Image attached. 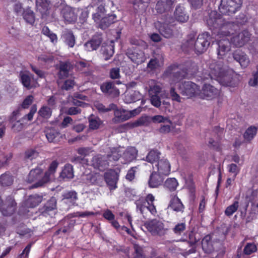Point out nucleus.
Segmentation results:
<instances>
[{
  "label": "nucleus",
  "mask_w": 258,
  "mask_h": 258,
  "mask_svg": "<svg viewBox=\"0 0 258 258\" xmlns=\"http://www.w3.org/2000/svg\"><path fill=\"white\" fill-rule=\"evenodd\" d=\"M217 55L219 58L223 57L230 50V43L226 38H217Z\"/></svg>",
  "instance_id": "nucleus-16"
},
{
  "label": "nucleus",
  "mask_w": 258,
  "mask_h": 258,
  "mask_svg": "<svg viewBox=\"0 0 258 258\" xmlns=\"http://www.w3.org/2000/svg\"><path fill=\"white\" fill-rule=\"evenodd\" d=\"M154 26L159 31L160 34L165 38H171L173 35L172 29L170 28V26L166 23H162L160 21H157L154 23Z\"/></svg>",
  "instance_id": "nucleus-21"
},
{
  "label": "nucleus",
  "mask_w": 258,
  "mask_h": 258,
  "mask_svg": "<svg viewBox=\"0 0 258 258\" xmlns=\"http://www.w3.org/2000/svg\"><path fill=\"white\" fill-rule=\"evenodd\" d=\"M178 184V182L175 178H168L165 182V187L170 191L175 190Z\"/></svg>",
  "instance_id": "nucleus-55"
},
{
  "label": "nucleus",
  "mask_w": 258,
  "mask_h": 258,
  "mask_svg": "<svg viewBox=\"0 0 258 258\" xmlns=\"http://www.w3.org/2000/svg\"><path fill=\"white\" fill-rule=\"evenodd\" d=\"M13 182V177L8 173H5L0 176V184L3 186L10 185Z\"/></svg>",
  "instance_id": "nucleus-49"
},
{
  "label": "nucleus",
  "mask_w": 258,
  "mask_h": 258,
  "mask_svg": "<svg viewBox=\"0 0 258 258\" xmlns=\"http://www.w3.org/2000/svg\"><path fill=\"white\" fill-rule=\"evenodd\" d=\"M38 114L42 117L48 118L52 113L51 109L47 106H42L38 112Z\"/></svg>",
  "instance_id": "nucleus-57"
},
{
  "label": "nucleus",
  "mask_w": 258,
  "mask_h": 258,
  "mask_svg": "<svg viewBox=\"0 0 258 258\" xmlns=\"http://www.w3.org/2000/svg\"><path fill=\"white\" fill-rule=\"evenodd\" d=\"M138 155V151L135 148L130 147L127 148L125 150L123 149V153L122 154L121 163H127L135 160Z\"/></svg>",
  "instance_id": "nucleus-22"
},
{
  "label": "nucleus",
  "mask_w": 258,
  "mask_h": 258,
  "mask_svg": "<svg viewBox=\"0 0 258 258\" xmlns=\"http://www.w3.org/2000/svg\"><path fill=\"white\" fill-rule=\"evenodd\" d=\"M127 55L133 62L138 65L144 62L146 60L144 52L138 48L128 50Z\"/></svg>",
  "instance_id": "nucleus-13"
},
{
  "label": "nucleus",
  "mask_w": 258,
  "mask_h": 258,
  "mask_svg": "<svg viewBox=\"0 0 258 258\" xmlns=\"http://www.w3.org/2000/svg\"><path fill=\"white\" fill-rule=\"evenodd\" d=\"M113 110H114V117L112 121L114 123L121 122L131 118V114L128 111L124 109H117L116 106Z\"/></svg>",
  "instance_id": "nucleus-23"
},
{
  "label": "nucleus",
  "mask_w": 258,
  "mask_h": 258,
  "mask_svg": "<svg viewBox=\"0 0 258 258\" xmlns=\"http://www.w3.org/2000/svg\"><path fill=\"white\" fill-rule=\"evenodd\" d=\"M42 170L40 168H36L31 170L27 177V181L28 182H32L36 181L37 182L34 185L35 187L42 186L43 184H39V182L42 181L43 178Z\"/></svg>",
  "instance_id": "nucleus-19"
},
{
  "label": "nucleus",
  "mask_w": 258,
  "mask_h": 258,
  "mask_svg": "<svg viewBox=\"0 0 258 258\" xmlns=\"http://www.w3.org/2000/svg\"><path fill=\"white\" fill-rule=\"evenodd\" d=\"M241 5V0H221L219 10L221 14L231 16L240 8Z\"/></svg>",
  "instance_id": "nucleus-4"
},
{
  "label": "nucleus",
  "mask_w": 258,
  "mask_h": 258,
  "mask_svg": "<svg viewBox=\"0 0 258 258\" xmlns=\"http://www.w3.org/2000/svg\"><path fill=\"white\" fill-rule=\"evenodd\" d=\"M147 85L149 87L148 90L149 95L159 94L162 90L161 84L154 80H150L147 83Z\"/></svg>",
  "instance_id": "nucleus-31"
},
{
  "label": "nucleus",
  "mask_w": 258,
  "mask_h": 258,
  "mask_svg": "<svg viewBox=\"0 0 258 258\" xmlns=\"http://www.w3.org/2000/svg\"><path fill=\"white\" fill-rule=\"evenodd\" d=\"M239 207V202L235 201L233 203L228 206L225 210V214L227 216H231L233 215L238 209Z\"/></svg>",
  "instance_id": "nucleus-53"
},
{
  "label": "nucleus",
  "mask_w": 258,
  "mask_h": 258,
  "mask_svg": "<svg viewBox=\"0 0 258 258\" xmlns=\"http://www.w3.org/2000/svg\"><path fill=\"white\" fill-rule=\"evenodd\" d=\"M237 26L232 23L226 22L224 21L217 28L215 33H217V36L219 38H225V37L230 35L234 33L236 30Z\"/></svg>",
  "instance_id": "nucleus-8"
},
{
  "label": "nucleus",
  "mask_w": 258,
  "mask_h": 258,
  "mask_svg": "<svg viewBox=\"0 0 258 258\" xmlns=\"http://www.w3.org/2000/svg\"><path fill=\"white\" fill-rule=\"evenodd\" d=\"M258 214V203H251L250 210L246 218V222H250L255 219Z\"/></svg>",
  "instance_id": "nucleus-43"
},
{
  "label": "nucleus",
  "mask_w": 258,
  "mask_h": 258,
  "mask_svg": "<svg viewBox=\"0 0 258 258\" xmlns=\"http://www.w3.org/2000/svg\"><path fill=\"white\" fill-rule=\"evenodd\" d=\"M19 79L24 87L28 90L35 88L39 86L33 75L28 71H21L19 74Z\"/></svg>",
  "instance_id": "nucleus-7"
},
{
  "label": "nucleus",
  "mask_w": 258,
  "mask_h": 258,
  "mask_svg": "<svg viewBox=\"0 0 258 258\" xmlns=\"http://www.w3.org/2000/svg\"><path fill=\"white\" fill-rule=\"evenodd\" d=\"M106 157L102 155H97L93 157L92 164L95 168L103 170L108 165V162Z\"/></svg>",
  "instance_id": "nucleus-25"
},
{
  "label": "nucleus",
  "mask_w": 258,
  "mask_h": 258,
  "mask_svg": "<svg viewBox=\"0 0 258 258\" xmlns=\"http://www.w3.org/2000/svg\"><path fill=\"white\" fill-rule=\"evenodd\" d=\"M251 35L247 30H243L233 36L231 39V42L235 47H242L251 40Z\"/></svg>",
  "instance_id": "nucleus-9"
},
{
  "label": "nucleus",
  "mask_w": 258,
  "mask_h": 258,
  "mask_svg": "<svg viewBox=\"0 0 258 258\" xmlns=\"http://www.w3.org/2000/svg\"><path fill=\"white\" fill-rule=\"evenodd\" d=\"M233 59L238 62L243 69L246 68L250 63V59L247 55L244 52L237 50L232 53Z\"/></svg>",
  "instance_id": "nucleus-17"
},
{
  "label": "nucleus",
  "mask_w": 258,
  "mask_h": 258,
  "mask_svg": "<svg viewBox=\"0 0 258 258\" xmlns=\"http://www.w3.org/2000/svg\"><path fill=\"white\" fill-rule=\"evenodd\" d=\"M151 118L152 117L150 118V117L146 116H142L133 123V126L137 127L142 125L147 126L149 124Z\"/></svg>",
  "instance_id": "nucleus-54"
},
{
  "label": "nucleus",
  "mask_w": 258,
  "mask_h": 258,
  "mask_svg": "<svg viewBox=\"0 0 258 258\" xmlns=\"http://www.w3.org/2000/svg\"><path fill=\"white\" fill-rule=\"evenodd\" d=\"M89 128L91 130H96L99 128L102 123L100 118L95 115H90L88 118Z\"/></svg>",
  "instance_id": "nucleus-46"
},
{
  "label": "nucleus",
  "mask_w": 258,
  "mask_h": 258,
  "mask_svg": "<svg viewBox=\"0 0 258 258\" xmlns=\"http://www.w3.org/2000/svg\"><path fill=\"white\" fill-rule=\"evenodd\" d=\"M205 21L209 28L212 31H216L217 28L224 21V19L216 11H211L205 17Z\"/></svg>",
  "instance_id": "nucleus-6"
},
{
  "label": "nucleus",
  "mask_w": 258,
  "mask_h": 258,
  "mask_svg": "<svg viewBox=\"0 0 258 258\" xmlns=\"http://www.w3.org/2000/svg\"><path fill=\"white\" fill-rule=\"evenodd\" d=\"M96 108L101 112H108L111 109H115L116 105L114 104H111L109 105V107L106 108L104 105L101 103H97L96 104Z\"/></svg>",
  "instance_id": "nucleus-61"
},
{
  "label": "nucleus",
  "mask_w": 258,
  "mask_h": 258,
  "mask_svg": "<svg viewBox=\"0 0 258 258\" xmlns=\"http://www.w3.org/2000/svg\"><path fill=\"white\" fill-rule=\"evenodd\" d=\"M102 53L104 59L107 60L112 56L114 54V48L112 45H106L102 48Z\"/></svg>",
  "instance_id": "nucleus-50"
},
{
  "label": "nucleus",
  "mask_w": 258,
  "mask_h": 258,
  "mask_svg": "<svg viewBox=\"0 0 258 258\" xmlns=\"http://www.w3.org/2000/svg\"><path fill=\"white\" fill-rule=\"evenodd\" d=\"M109 77L113 80L119 79L120 78L119 68L115 67L110 69L109 71Z\"/></svg>",
  "instance_id": "nucleus-62"
},
{
  "label": "nucleus",
  "mask_w": 258,
  "mask_h": 258,
  "mask_svg": "<svg viewBox=\"0 0 258 258\" xmlns=\"http://www.w3.org/2000/svg\"><path fill=\"white\" fill-rule=\"evenodd\" d=\"M137 209L139 210L141 214H144L147 210L150 212L152 215H155L157 213V210L155 206L153 203L144 202L142 203L140 201L136 202Z\"/></svg>",
  "instance_id": "nucleus-20"
},
{
  "label": "nucleus",
  "mask_w": 258,
  "mask_h": 258,
  "mask_svg": "<svg viewBox=\"0 0 258 258\" xmlns=\"http://www.w3.org/2000/svg\"><path fill=\"white\" fill-rule=\"evenodd\" d=\"M173 2L172 0H159L156 6V10L158 13L169 11L172 8Z\"/></svg>",
  "instance_id": "nucleus-28"
},
{
  "label": "nucleus",
  "mask_w": 258,
  "mask_h": 258,
  "mask_svg": "<svg viewBox=\"0 0 258 258\" xmlns=\"http://www.w3.org/2000/svg\"><path fill=\"white\" fill-rule=\"evenodd\" d=\"M168 208L177 212H182L184 209L181 200L176 196L172 197Z\"/></svg>",
  "instance_id": "nucleus-32"
},
{
  "label": "nucleus",
  "mask_w": 258,
  "mask_h": 258,
  "mask_svg": "<svg viewBox=\"0 0 258 258\" xmlns=\"http://www.w3.org/2000/svg\"><path fill=\"white\" fill-rule=\"evenodd\" d=\"M38 156V152L34 149H29L26 151L25 153V159L26 160H32L36 158Z\"/></svg>",
  "instance_id": "nucleus-59"
},
{
  "label": "nucleus",
  "mask_w": 258,
  "mask_h": 258,
  "mask_svg": "<svg viewBox=\"0 0 258 258\" xmlns=\"http://www.w3.org/2000/svg\"><path fill=\"white\" fill-rule=\"evenodd\" d=\"M163 176V175L159 174L156 171L153 172L148 181L149 186L152 188H156L161 185L164 180Z\"/></svg>",
  "instance_id": "nucleus-29"
},
{
  "label": "nucleus",
  "mask_w": 258,
  "mask_h": 258,
  "mask_svg": "<svg viewBox=\"0 0 258 258\" xmlns=\"http://www.w3.org/2000/svg\"><path fill=\"white\" fill-rule=\"evenodd\" d=\"M42 33L50 39L51 42L56 44L57 42V35L51 32L47 26H44L42 30Z\"/></svg>",
  "instance_id": "nucleus-51"
},
{
  "label": "nucleus",
  "mask_w": 258,
  "mask_h": 258,
  "mask_svg": "<svg viewBox=\"0 0 258 258\" xmlns=\"http://www.w3.org/2000/svg\"><path fill=\"white\" fill-rule=\"evenodd\" d=\"M166 75L169 76L170 78V83L171 86L169 93L170 97L173 101H177V102H181V97L175 91L174 86L172 85L179 83V82L182 80L186 76V73L182 71L173 70L171 71L170 69L166 71Z\"/></svg>",
  "instance_id": "nucleus-3"
},
{
  "label": "nucleus",
  "mask_w": 258,
  "mask_h": 258,
  "mask_svg": "<svg viewBox=\"0 0 258 258\" xmlns=\"http://www.w3.org/2000/svg\"><path fill=\"white\" fill-rule=\"evenodd\" d=\"M142 97V94L137 91H132L126 93L124 101L126 103H131L140 100Z\"/></svg>",
  "instance_id": "nucleus-39"
},
{
  "label": "nucleus",
  "mask_w": 258,
  "mask_h": 258,
  "mask_svg": "<svg viewBox=\"0 0 258 258\" xmlns=\"http://www.w3.org/2000/svg\"><path fill=\"white\" fill-rule=\"evenodd\" d=\"M61 14L64 21L68 23H72L77 20V16L74 10L69 6L64 7L61 11Z\"/></svg>",
  "instance_id": "nucleus-26"
},
{
  "label": "nucleus",
  "mask_w": 258,
  "mask_h": 258,
  "mask_svg": "<svg viewBox=\"0 0 258 258\" xmlns=\"http://www.w3.org/2000/svg\"><path fill=\"white\" fill-rule=\"evenodd\" d=\"M145 226L153 235H162L165 232L162 222L157 219L146 222L145 223Z\"/></svg>",
  "instance_id": "nucleus-11"
},
{
  "label": "nucleus",
  "mask_w": 258,
  "mask_h": 258,
  "mask_svg": "<svg viewBox=\"0 0 258 258\" xmlns=\"http://www.w3.org/2000/svg\"><path fill=\"white\" fill-rule=\"evenodd\" d=\"M174 18L177 22L182 23L188 21L189 16L183 7L178 6L175 8Z\"/></svg>",
  "instance_id": "nucleus-24"
},
{
  "label": "nucleus",
  "mask_w": 258,
  "mask_h": 258,
  "mask_svg": "<svg viewBox=\"0 0 258 258\" xmlns=\"http://www.w3.org/2000/svg\"><path fill=\"white\" fill-rule=\"evenodd\" d=\"M45 136L48 142H55L59 136V134L54 130H50L46 132Z\"/></svg>",
  "instance_id": "nucleus-56"
},
{
  "label": "nucleus",
  "mask_w": 258,
  "mask_h": 258,
  "mask_svg": "<svg viewBox=\"0 0 258 258\" xmlns=\"http://www.w3.org/2000/svg\"><path fill=\"white\" fill-rule=\"evenodd\" d=\"M219 91L210 84H205L202 88L201 96L207 100H212L219 95Z\"/></svg>",
  "instance_id": "nucleus-14"
},
{
  "label": "nucleus",
  "mask_w": 258,
  "mask_h": 258,
  "mask_svg": "<svg viewBox=\"0 0 258 258\" xmlns=\"http://www.w3.org/2000/svg\"><path fill=\"white\" fill-rule=\"evenodd\" d=\"M22 15L27 23L32 25L34 23L35 20V14L30 8L25 9Z\"/></svg>",
  "instance_id": "nucleus-44"
},
{
  "label": "nucleus",
  "mask_w": 258,
  "mask_h": 258,
  "mask_svg": "<svg viewBox=\"0 0 258 258\" xmlns=\"http://www.w3.org/2000/svg\"><path fill=\"white\" fill-rule=\"evenodd\" d=\"M119 216H120L121 219L123 222L125 223L127 222L131 226H132V219L131 215L126 212H121L119 213Z\"/></svg>",
  "instance_id": "nucleus-64"
},
{
  "label": "nucleus",
  "mask_w": 258,
  "mask_h": 258,
  "mask_svg": "<svg viewBox=\"0 0 258 258\" xmlns=\"http://www.w3.org/2000/svg\"><path fill=\"white\" fill-rule=\"evenodd\" d=\"M60 176L63 179L72 178L74 176L72 166L71 165L65 166L60 174Z\"/></svg>",
  "instance_id": "nucleus-52"
},
{
  "label": "nucleus",
  "mask_w": 258,
  "mask_h": 258,
  "mask_svg": "<svg viewBox=\"0 0 258 258\" xmlns=\"http://www.w3.org/2000/svg\"><path fill=\"white\" fill-rule=\"evenodd\" d=\"M70 69V64L68 63L63 62L60 64L58 77L60 79L67 77Z\"/></svg>",
  "instance_id": "nucleus-48"
},
{
  "label": "nucleus",
  "mask_w": 258,
  "mask_h": 258,
  "mask_svg": "<svg viewBox=\"0 0 258 258\" xmlns=\"http://www.w3.org/2000/svg\"><path fill=\"white\" fill-rule=\"evenodd\" d=\"M62 200L66 203H69L71 205H75L78 200L77 193L74 190L67 191L62 195Z\"/></svg>",
  "instance_id": "nucleus-35"
},
{
  "label": "nucleus",
  "mask_w": 258,
  "mask_h": 258,
  "mask_svg": "<svg viewBox=\"0 0 258 258\" xmlns=\"http://www.w3.org/2000/svg\"><path fill=\"white\" fill-rule=\"evenodd\" d=\"M115 19L116 16L114 14L108 15L105 16H104L98 22L99 23V26L102 29H106L111 24L115 22Z\"/></svg>",
  "instance_id": "nucleus-36"
},
{
  "label": "nucleus",
  "mask_w": 258,
  "mask_h": 258,
  "mask_svg": "<svg viewBox=\"0 0 258 258\" xmlns=\"http://www.w3.org/2000/svg\"><path fill=\"white\" fill-rule=\"evenodd\" d=\"M119 170H109L104 173L105 180L110 190L115 189L118 180Z\"/></svg>",
  "instance_id": "nucleus-12"
},
{
  "label": "nucleus",
  "mask_w": 258,
  "mask_h": 258,
  "mask_svg": "<svg viewBox=\"0 0 258 258\" xmlns=\"http://www.w3.org/2000/svg\"><path fill=\"white\" fill-rule=\"evenodd\" d=\"M37 111V105L34 104L31 108L30 111L28 114L23 117V120H27L30 121L32 119L34 114Z\"/></svg>",
  "instance_id": "nucleus-63"
},
{
  "label": "nucleus",
  "mask_w": 258,
  "mask_h": 258,
  "mask_svg": "<svg viewBox=\"0 0 258 258\" xmlns=\"http://www.w3.org/2000/svg\"><path fill=\"white\" fill-rule=\"evenodd\" d=\"M42 198L37 195L30 196L25 201V206L27 208H33L42 202Z\"/></svg>",
  "instance_id": "nucleus-40"
},
{
  "label": "nucleus",
  "mask_w": 258,
  "mask_h": 258,
  "mask_svg": "<svg viewBox=\"0 0 258 258\" xmlns=\"http://www.w3.org/2000/svg\"><path fill=\"white\" fill-rule=\"evenodd\" d=\"M162 63L160 62L157 58L151 59L148 63L147 67L151 70H154L160 67Z\"/></svg>",
  "instance_id": "nucleus-60"
},
{
  "label": "nucleus",
  "mask_w": 258,
  "mask_h": 258,
  "mask_svg": "<svg viewBox=\"0 0 258 258\" xmlns=\"http://www.w3.org/2000/svg\"><path fill=\"white\" fill-rule=\"evenodd\" d=\"M211 36L208 32L199 34L196 39V35L189 34L186 40L183 43L182 48L184 51H194L197 54L205 52L210 44Z\"/></svg>",
  "instance_id": "nucleus-2"
},
{
  "label": "nucleus",
  "mask_w": 258,
  "mask_h": 258,
  "mask_svg": "<svg viewBox=\"0 0 258 258\" xmlns=\"http://www.w3.org/2000/svg\"><path fill=\"white\" fill-rule=\"evenodd\" d=\"M95 8L96 12L92 15L94 20L98 23L101 18L104 16L105 10L104 6L102 4L97 5V6H90V8Z\"/></svg>",
  "instance_id": "nucleus-38"
},
{
  "label": "nucleus",
  "mask_w": 258,
  "mask_h": 258,
  "mask_svg": "<svg viewBox=\"0 0 258 258\" xmlns=\"http://www.w3.org/2000/svg\"><path fill=\"white\" fill-rule=\"evenodd\" d=\"M153 168L154 171L163 176H167L170 172V164L166 159H162L158 161Z\"/></svg>",
  "instance_id": "nucleus-15"
},
{
  "label": "nucleus",
  "mask_w": 258,
  "mask_h": 258,
  "mask_svg": "<svg viewBox=\"0 0 258 258\" xmlns=\"http://www.w3.org/2000/svg\"><path fill=\"white\" fill-rule=\"evenodd\" d=\"M100 89L103 93L112 97H115L119 95V90L111 82H106L102 84Z\"/></svg>",
  "instance_id": "nucleus-18"
},
{
  "label": "nucleus",
  "mask_w": 258,
  "mask_h": 258,
  "mask_svg": "<svg viewBox=\"0 0 258 258\" xmlns=\"http://www.w3.org/2000/svg\"><path fill=\"white\" fill-rule=\"evenodd\" d=\"M257 250V247L254 243H247L244 246L243 252L238 251L237 255L233 258H247L246 255H250Z\"/></svg>",
  "instance_id": "nucleus-27"
},
{
  "label": "nucleus",
  "mask_w": 258,
  "mask_h": 258,
  "mask_svg": "<svg viewBox=\"0 0 258 258\" xmlns=\"http://www.w3.org/2000/svg\"><path fill=\"white\" fill-rule=\"evenodd\" d=\"M208 71L212 79L217 80L223 86L234 87L241 79L240 75L233 70L224 68L221 62L213 61L210 64Z\"/></svg>",
  "instance_id": "nucleus-1"
},
{
  "label": "nucleus",
  "mask_w": 258,
  "mask_h": 258,
  "mask_svg": "<svg viewBox=\"0 0 258 258\" xmlns=\"http://www.w3.org/2000/svg\"><path fill=\"white\" fill-rule=\"evenodd\" d=\"M6 203L8 205V211L4 210V209L3 208H2L3 201L1 199V198H0V208H2V213L3 215L7 216L11 215L12 214H13L14 212L15 209V207L16 204L14 200L11 197H9L7 198Z\"/></svg>",
  "instance_id": "nucleus-30"
},
{
  "label": "nucleus",
  "mask_w": 258,
  "mask_h": 258,
  "mask_svg": "<svg viewBox=\"0 0 258 258\" xmlns=\"http://www.w3.org/2000/svg\"><path fill=\"white\" fill-rule=\"evenodd\" d=\"M202 245L203 250L206 253H209L213 251V247L210 235H207L204 237L202 241Z\"/></svg>",
  "instance_id": "nucleus-41"
},
{
  "label": "nucleus",
  "mask_w": 258,
  "mask_h": 258,
  "mask_svg": "<svg viewBox=\"0 0 258 258\" xmlns=\"http://www.w3.org/2000/svg\"><path fill=\"white\" fill-rule=\"evenodd\" d=\"M179 89L180 93L187 97L195 96L199 91V87L195 83L191 82H184L179 85Z\"/></svg>",
  "instance_id": "nucleus-10"
},
{
  "label": "nucleus",
  "mask_w": 258,
  "mask_h": 258,
  "mask_svg": "<svg viewBox=\"0 0 258 258\" xmlns=\"http://www.w3.org/2000/svg\"><path fill=\"white\" fill-rule=\"evenodd\" d=\"M258 128L255 126L248 127L243 134V138L246 141H250L255 136Z\"/></svg>",
  "instance_id": "nucleus-45"
},
{
  "label": "nucleus",
  "mask_w": 258,
  "mask_h": 258,
  "mask_svg": "<svg viewBox=\"0 0 258 258\" xmlns=\"http://www.w3.org/2000/svg\"><path fill=\"white\" fill-rule=\"evenodd\" d=\"M101 42L102 40L100 37H93L91 40L85 43L84 44L85 49L88 51L96 50L100 46Z\"/></svg>",
  "instance_id": "nucleus-33"
},
{
  "label": "nucleus",
  "mask_w": 258,
  "mask_h": 258,
  "mask_svg": "<svg viewBox=\"0 0 258 258\" xmlns=\"http://www.w3.org/2000/svg\"><path fill=\"white\" fill-rule=\"evenodd\" d=\"M151 120L154 123H161L160 127L158 129L159 132L161 134H168L172 130V122L168 117L157 115L152 116Z\"/></svg>",
  "instance_id": "nucleus-5"
},
{
  "label": "nucleus",
  "mask_w": 258,
  "mask_h": 258,
  "mask_svg": "<svg viewBox=\"0 0 258 258\" xmlns=\"http://www.w3.org/2000/svg\"><path fill=\"white\" fill-rule=\"evenodd\" d=\"M58 166V163L56 161H53L49 167V170L46 172L43 175L42 181H41L39 184H43L49 180L50 174H53Z\"/></svg>",
  "instance_id": "nucleus-42"
},
{
  "label": "nucleus",
  "mask_w": 258,
  "mask_h": 258,
  "mask_svg": "<svg viewBox=\"0 0 258 258\" xmlns=\"http://www.w3.org/2000/svg\"><path fill=\"white\" fill-rule=\"evenodd\" d=\"M123 148H113L110 149V152L107 154V158L110 161H118L120 158L122 159Z\"/></svg>",
  "instance_id": "nucleus-34"
},
{
  "label": "nucleus",
  "mask_w": 258,
  "mask_h": 258,
  "mask_svg": "<svg viewBox=\"0 0 258 258\" xmlns=\"http://www.w3.org/2000/svg\"><path fill=\"white\" fill-rule=\"evenodd\" d=\"M160 153L157 150H151L149 152L146 157V160L152 164H155L159 161Z\"/></svg>",
  "instance_id": "nucleus-47"
},
{
  "label": "nucleus",
  "mask_w": 258,
  "mask_h": 258,
  "mask_svg": "<svg viewBox=\"0 0 258 258\" xmlns=\"http://www.w3.org/2000/svg\"><path fill=\"white\" fill-rule=\"evenodd\" d=\"M158 95H149L151 104L157 108L159 107L161 105V99Z\"/></svg>",
  "instance_id": "nucleus-58"
},
{
  "label": "nucleus",
  "mask_w": 258,
  "mask_h": 258,
  "mask_svg": "<svg viewBox=\"0 0 258 258\" xmlns=\"http://www.w3.org/2000/svg\"><path fill=\"white\" fill-rule=\"evenodd\" d=\"M61 38L64 43L70 47H73L75 44V38L72 31L66 30L63 31Z\"/></svg>",
  "instance_id": "nucleus-37"
}]
</instances>
